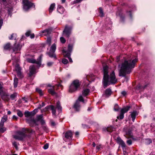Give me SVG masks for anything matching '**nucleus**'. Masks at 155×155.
I'll return each instance as SVG.
<instances>
[{"instance_id":"35","label":"nucleus","mask_w":155,"mask_h":155,"mask_svg":"<svg viewBox=\"0 0 155 155\" xmlns=\"http://www.w3.org/2000/svg\"><path fill=\"white\" fill-rule=\"evenodd\" d=\"M19 45H16V43H15L14 45V47L13 48V50L14 51L18 50L19 49Z\"/></svg>"},{"instance_id":"21","label":"nucleus","mask_w":155,"mask_h":155,"mask_svg":"<svg viewBox=\"0 0 155 155\" xmlns=\"http://www.w3.org/2000/svg\"><path fill=\"white\" fill-rule=\"evenodd\" d=\"M57 11L60 13L62 14L64 11V9L63 7L60 5H58L57 8Z\"/></svg>"},{"instance_id":"47","label":"nucleus","mask_w":155,"mask_h":155,"mask_svg":"<svg viewBox=\"0 0 155 155\" xmlns=\"http://www.w3.org/2000/svg\"><path fill=\"white\" fill-rule=\"evenodd\" d=\"M16 96V94L14 93L11 94L10 96V97L12 100H14Z\"/></svg>"},{"instance_id":"57","label":"nucleus","mask_w":155,"mask_h":155,"mask_svg":"<svg viewBox=\"0 0 155 155\" xmlns=\"http://www.w3.org/2000/svg\"><path fill=\"white\" fill-rule=\"evenodd\" d=\"M30 33L31 31H28L25 33V35L27 37H28L30 35Z\"/></svg>"},{"instance_id":"56","label":"nucleus","mask_w":155,"mask_h":155,"mask_svg":"<svg viewBox=\"0 0 155 155\" xmlns=\"http://www.w3.org/2000/svg\"><path fill=\"white\" fill-rule=\"evenodd\" d=\"M53 62H48L47 64V66L48 67H51L52 66V65L53 64Z\"/></svg>"},{"instance_id":"59","label":"nucleus","mask_w":155,"mask_h":155,"mask_svg":"<svg viewBox=\"0 0 155 155\" xmlns=\"http://www.w3.org/2000/svg\"><path fill=\"white\" fill-rule=\"evenodd\" d=\"M48 143L45 144L43 146V148L45 149H46L48 148Z\"/></svg>"},{"instance_id":"23","label":"nucleus","mask_w":155,"mask_h":155,"mask_svg":"<svg viewBox=\"0 0 155 155\" xmlns=\"http://www.w3.org/2000/svg\"><path fill=\"white\" fill-rule=\"evenodd\" d=\"M56 108L57 109L58 111L60 113L62 110V107L61 106L60 103L59 101H58L56 103Z\"/></svg>"},{"instance_id":"32","label":"nucleus","mask_w":155,"mask_h":155,"mask_svg":"<svg viewBox=\"0 0 155 155\" xmlns=\"http://www.w3.org/2000/svg\"><path fill=\"white\" fill-rule=\"evenodd\" d=\"M17 114L19 117H22L23 115L22 112L19 110H17Z\"/></svg>"},{"instance_id":"26","label":"nucleus","mask_w":155,"mask_h":155,"mask_svg":"<svg viewBox=\"0 0 155 155\" xmlns=\"http://www.w3.org/2000/svg\"><path fill=\"white\" fill-rule=\"evenodd\" d=\"M64 56L68 58L69 61L71 62H72L73 61L72 59L70 57L71 54L70 53H67L66 54H64Z\"/></svg>"},{"instance_id":"18","label":"nucleus","mask_w":155,"mask_h":155,"mask_svg":"<svg viewBox=\"0 0 155 155\" xmlns=\"http://www.w3.org/2000/svg\"><path fill=\"white\" fill-rule=\"evenodd\" d=\"M56 87L54 86H53L52 88H49L48 89V92L52 95H54L56 94V93L55 92V89Z\"/></svg>"},{"instance_id":"51","label":"nucleus","mask_w":155,"mask_h":155,"mask_svg":"<svg viewBox=\"0 0 155 155\" xmlns=\"http://www.w3.org/2000/svg\"><path fill=\"white\" fill-rule=\"evenodd\" d=\"M60 40L61 42L62 43H64L66 41V40L64 38L61 37L60 38Z\"/></svg>"},{"instance_id":"63","label":"nucleus","mask_w":155,"mask_h":155,"mask_svg":"<svg viewBox=\"0 0 155 155\" xmlns=\"http://www.w3.org/2000/svg\"><path fill=\"white\" fill-rule=\"evenodd\" d=\"M27 131L30 133H32L34 132V131L32 130H28Z\"/></svg>"},{"instance_id":"38","label":"nucleus","mask_w":155,"mask_h":155,"mask_svg":"<svg viewBox=\"0 0 155 155\" xmlns=\"http://www.w3.org/2000/svg\"><path fill=\"white\" fill-rule=\"evenodd\" d=\"M87 95V89H84L82 92V95L84 96H86Z\"/></svg>"},{"instance_id":"34","label":"nucleus","mask_w":155,"mask_h":155,"mask_svg":"<svg viewBox=\"0 0 155 155\" xmlns=\"http://www.w3.org/2000/svg\"><path fill=\"white\" fill-rule=\"evenodd\" d=\"M4 48L6 50H8L11 48L10 44L8 43L5 45L4 47Z\"/></svg>"},{"instance_id":"48","label":"nucleus","mask_w":155,"mask_h":155,"mask_svg":"<svg viewBox=\"0 0 155 155\" xmlns=\"http://www.w3.org/2000/svg\"><path fill=\"white\" fill-rule=\"evenodd\" d=\"M127 144L129 146L130 145L132 144V141L131 140H128L126 141Z\"/></svg>"},{"instance_id":"50","label":"nucleus","mask_w":155,"mask_h":155,"mask_svg":"<svg viewBox=\"0 0 155 155\" xmlns=\"http://www.w3.org/2000/svg\"><path fill=\"white\" fill-rule=\"evenodd\" d=\"M111 23H110L108 25H106V27H105V28L106 30H108L109 29H110V27L111 26Z\"/></svg>"},{"instance_id":"3","label":"nucleus","mask_w":155,"mask_h":155,"mask_svg":"<svg viewBox=\"0 0 155 155\" xmlns=\"http://www.w3.org/2000/svg\"><path fill=\"white\" fill-rule=\"evenodd\" d=\"M80 84L78 80H74L69 87V92L70 93H73L76 91L79 88Z\"/></svg>"},{"instance_id":"36","label":"nucleus","mask_w":155,"mask_h":155,"mask_svg":"<svg viewBox=\"0 0 155 155\" xmlns=\"http://www.w3.org/2000/svg\"><path fill=\"white\" fill-rule=\"evenodd\" d=\"M120 110L119 107L117 104H115L114 107V110L115 111H118Z\"/></svg>"},{"instance_id":"4","label":"nucleus","mask_w":155,"mask_h":155,"mask_svg":"<svg viewBox=\"0 0 155 155\" xmlns=\"http://www.w3.org/2000/svg\"><path fill=\"white\" fill-rule=\"evenodd\" d=\"M56 48V45L54 43L51 46L49 51L48 53V55L51 58H53L55 59H57L56 55L54 53Z\"/></svg>"},{"instance_id":"20","label":"nucleus","mask_w":155,"mask_h":155,"mask_svg":"<svg viewBox=\"0 0 155 155\" xmlns=\"http://www.w3.org/2000/svg\"><path fill=\"white\" fill-rule=\"evenodd\" d=\"M7 120V117L6 116H4L2 119L0 123V127H3L4 122Z\"/></svg>"},{"instance_id":"2","label":"nucleus","mask_w":155,"mask_h":155,"mask_svg":"<svg viewBox=\"0 0 155 155\" xmlns=\"http://www.w3.org/2000/svg\"><path fill=\"white\" fill-rule=\"evenodd\" d=\"M108 67L107 66L103 68L104 76L102 81L104 88L111 84H114L117 82L116 78L115 73L113 71L109 75L108 74Z\"/></svg>"},{"instance_id":"43","label":"nucleus","mask_w":155,"mask_h":155,"mask_svg":"<svg viewBox=\"0 0 155 155\" xmlns=\"http://www.w3.org/2000/svg\"><path fill=\"white\" fill-rule=\"evenodd\" d=\"M43 119V116L42 115H40L37 117V120L36 121H40Z\"/></svg>"},{"instance_id":"53","label":"nucleus","mask_w":155,"mask_h":155,"mask_svg":"<svg viewBox=\"0 0 155 155\" xmlns=\"http://www.w3.org/2000/svg\"><path fill=\"white\" fill-rule=\"evenodd\" d=\"M62 62L63 64H66L68 63V61L66 59H64L62 60Z\"/></svg>"},{"instance_id":"42","label":"nucleus","mask_w":155,"mask_h":155,"mask_svg":"<svg viewBox=\"0 0 155 155\" xmlns=\"http://www.w3.org/2000/svg\"><path fill=\"white\" fill-rule=\"evenodd\" d=\"M0 132L2 133H4L6 130V128L3 127H0Z\"/></svg>"},{"instance_id":"8","label":"nucleus","mask_w":155,"mask_h":155,"mask_svg":"<svg viewBox=\"0 0 155 155\" xmlns=\"http://www.w3.org/2000/svg\"><path fill=\"white\" fill-rule=\"evenodd\" d=\"M72 27L71 26H68L67 25L65 26V28L63 31V34L65 36L69 38L71 33Z\"/></svg>"},{"instance_id":"29","label":"nucleus","mask_w":155,"mask_h":155,"mask_svg":"<svg viewBox=\"0 0 155 155\" xmlns=\"http://www.w3.org/2000/svg\"><path fill=\"white\" fill-rule=\"evenodd\" d=\"M18 79L16 77H15L14 80V87L16 88L17 87Z\"/></svg>"},{"instance_id":"22","label":"nucleus","mask_w":155,"mask_h":155,"mask_svg":"<svg viewBox=\"0 0 155 155\" xmlns=\"http://www.w3.org/2000/svg\"><path fill=\"white\" fill-rule=\"evenodd\" d=\"M114 128L111 126L108 127L107 128H105L104 129V130L105 131L106 130L108 132H111L114 130Z\"/></svg>"},{"instance_id":"6","label":"nucleus","mask_w":155,"mask_h":155,"mask_svg":"<svg viewBox=\"0 0 155 155\" xmlns=\"http://www.w3.org/2000/svg\"><path fill=\"white\" fill-rule=\"evenodd\" d=\"M23 10L25 11H27L33 5V4L30 2L28 0H23L22 1Z\"/></svg>"},{"instance_id":"14","label":"nucleus","mask_w":155,"mask_h":155,"mask_svg":"<svg viewBox=\"0 0 155 155\" xmlns=\"http://www.w3.org/2000/svg\"><path fill=\"white\" fill-rule=\"evenodd\" d=\"M35 65L30 66L29 67V72L28 74L29 76L31 77L32 75L35 73Z\"/></svg>"},{"instance_id":"33","label":"nucleus","mask_w":155,"mask_h":155,"mask_svg":"<svg viewBox=\"0 0 155 155\" xmlns=\"http://www.w3.org/2000/svg\"><path fill=\"white\" fill-rule=\"evenodd\" d=\"M15 69L17 72L21 71V68L18 64H16L15 66Z\"/></svg>"},{"instance_id":"49","label":"nucleus","mask_w":155,"mask_h":155,"mask_svg":"<svg viewBox=\"0 0 155 155\" xmlns=\"http://www.w3.org/2000/svg\"><path fill=\"white\" fill-rule=\"evenodd\" d=\"M45 104L44 102H42L41 104H39L38 107V109H40L42 107L44 106H45Z\"/></svg>"},{"instance_id":"60","label":"nucleus","mask_w":155,"mask_h":155,"mask_svg":"<svg viewBox=\"0 0 155 155\" xmlns=\"http://www.w3.org/2000/svg\"><path fill=\"white\" fill-rule=\"evenodd\" d=\"M42 124V125H44L45 124V121L43 120V119L40 121Z\"/></svg>"},{"instance_id":"58","label":"nucleus","mask_w":155,"mask_h":155,"mask_svg":"<svg viewBox=\"0 0 155 155\" xmlns=\"http://www.w3.org/2000/svg\"><path fill=\"white\" fill-rule=\"evenodd\" d=\"M3 23V20L0 17V29L1 28V27L2 26Z\"/></svg>"},{"instance_id":"10","label":"nucleus","mask_w":155,"mask_h":155,"mask_svg":"<svg viewBox=\"0 0 155 155\" xmlns=\"http://www.w3.org/2000/svg\"><path fill=\"white\" fill-rule=\"evenodd\" d=\"M27 122L29 124L30 126L33 127L38 124L37 123V121L34 118H30L26 119Z\"/></svg>"},{"instance_id":"64","label":"nucleus","mask_w":155,"mask_h":155,"mask_svg":"<svg viewBox=\"0 0 155 155\" xmlns=\"http://www.w3.org/2000/svg\"><path fill=\"white\" fill-rule=\"evenodd\" d=\"M43 128L44 130H45L46 131L47 130V128L45 126V125H43Z\"/></svg>"},{"instance_id":"37","label":"nucleus","mask_w":155,"mask_h":155,"mask_svg":"<svg viewBox=\"0 0 155 155\" xmlns=\"http://www.w3.org/2000/svg\"><path fill=\"white\" fill-rule=\"evenodd\" d=\"M36 91L41 96L43 95V93L42 92V90L41 89L38 88H37L36 89Z\"/></svg>"},{"instance_id":"1","label":"nucleus","mask_w":155,"mask_h":155,"mask_svg":"<svg viewBox=\"0 0 155 155\" xmlns=\"http://www.w3.org/2000/svg\"><path fill=\"white\" fill-rule=\"evenodd\" d=\"M137 58H135L132 61L131 60H125L122 64L119 71V76L127 78L126 74H129L131 72V69L134 68L135 64L137 61Z\"/></svg>"},{"instance_id":"27","label":"nucleus","mask_w":155,"mask_h":155,"mask_svg":"<svg viewBox=\"0 0 155 155\" xmlns=\"http://www.w3.org/2000/svg\"><path fill=\"white\" fill-rule=\"evenodd\" d=\"M50 108L51 109V110L52 111V114L54 115H55L56 110L55 108L52 105H50Z\"/></svg>"},{"instance_id":"11","label":"nucleus","mask_w":155,"mask_h":155,"mask_svg":"<svg viewBox=\"0 0 155 155\" xmlns=\"http://www.w3.org/2000/svg\"><path fill=\"white\" fill-rule=\"evenodd\" d=\"M37 110H34L31 112H29L27 110L25 111L24 113V115L25 117H31L34 116L36 113Z\"/></svg>"},{"instance_id":"61","label":"nucleus","mask_w":155,"mask_h":155,"mask_svg":"<svg viewBox=\"0 0 155 155\" xmlns=\"http://www.w3.org/2000/svg\"><path fill=\"white\" fill-rule=\"evenodd\" d=\"M50 108V106H47L46 107L45 109H44V111H46L47 110H48Z\"/></svg>"},{"instance_id":"25","label":"nucleus","mask_w":155,"mask_h":155,"mask_svg":"<svg viewBox=\"0 0 155 155\" xmlns=\"http://www.w3.org/2000/svg\"><path fill=\"white\" fill-rule=\"evenodd\" d=\"M147 86V85H145L143 86L140 85V84L138 85L137 86V89L138 90L144 89Z\"/></svg>"},{"instance_id":"41","label":"nucleus","mask_w":155,"mask_h":155,"mask_svg":"<svg viewBox=\"0 0 155 155\" xmlns=\"http://www.w3.org/2000/svg\"><path fill=\"white\" fill-rule=\"evenodd\" d=\"M126 134L129 136H131L132 134V130L131 129H129L126 131Z\"/></svg>"},{"instance_id":"44","label":"nucleus","mask_w":155,"mask_h":155,"mask_svg":"<svg viewBox=\"0 0 155 155\" xmlns=\"http://www.w3.org/2000/svg\"><path fill=\"white\" fill-rule=\"evenodd\" d=\"M47 42L48 44L50 45L51 44V38L50 37H48L47 40Z\"/></svg>"},{"instance_id":"13","label":"nucleus","mask_w":155,"mask_h":155,"mask_svg":"<svg viewBox=\"0 0 155 155\" xmlns=\"http://www.w3.org/2000/svg\"><path fill=\"white\" fill-rule=\"evenodd\" d=\"M112 91L111 89L108 88L105 91L104 93L103 94V96L106 98L109 97L111 94Z\"/></svg>"},{"instance_id":"30","label":"nucleus","mask_w":155,"mask_h":155,"mask_svg":"<svg viewBox=\"0 0 155 155\" xmlns=\"http://www.w3.org/2000/svg\"><path fill=\"white\" fill-rule=\"evenodd\" d=\"M99 13L100 14V16L101 17H102L104 16V14L103 11V9L101 7H100L99 8Z\"/></svg>"},{"instance_id":"15","label":"nucleus","mask_w":155,"mask_h":155,"mask_svg":"<svg viewBox=\"0 0 155 155\" xmlns=\"http://www.w3.org/2000/svg\"><path fill=\"white\" fill-rule=\"evenodd\" d=\"M138 115V113L136 110H134L132 112H131L130 116L132 118V121L134 122L136 116Z\"/></svg>"},{"instance_id":"5","label":"nucleus","mask_w":155,"mask_h":155,"mask_svg":"<svg viewBox=\"0 0 155 155\" xmlns=\"http://www.w3.org/2000/svg\"><path fill=\"white\" fill-rule=\"evenodd\" d=\"M80 102H84V100L82 95L79 96L77 100L76 101L74 105V108L76 111H79L80 110L81 105Z\"/></svg>"},{"instance_id":"54","label":"nucleus","mask_w":155,"mask_h":155,"mask_svg":"<svg viewBox=\"0 0 155 155\" xmlns=\"http://www.w3.org/2000/svg\"><path fill=\"white\" fill-rule=\"evenodd\" d=\"M124 20H125L124 16L122 15H120V20L122 22H124Z\"/></svg>"},{"instance_id":"28","label":"nucleus","mask_w":155,"mask_h":155,"mask_svg":"<svg viewBox=\"0 0 155 155\" xmlns=\"http://www.w3.org/2000/svg\"><path fill=\"white\" fill-rule=\"evenodd\" d=\"M152 143V140L150 138H147L145 139V143L147 145L150 144Z\"/></svg>"},{"instance_id":"17","label":"nucleus","mask_w":155,"mask_h":155,"mask_svg":"<svg viewBox=\"0 0 155 155\" xmlns=\"http://www.w3.org/2000/svg\"><path fill=\"white\" fill-rule=\"evenodd\" d=\"M130 108V106H127L125 107H124L121 109L120 112L123 113V114H124L129 110Z\"/></svg>"},{"instance_id":"40","label":"nucleus","mask_w":155,"mask_h":155,"mask_svg":"<svg viewBox=\"0 0 155 155\" xmlns=\"http://www.w3.org/2000/svg\"><path fill=\"white\" fill-rule=\"evenodd\" d=\"M17 37V35L16 34H12L11 36V37L9 38L10 39H14L15 40Z\"/></svg>"},{"instance_id":"12","label":"nucleus","mask_w":155,"mask_h":155,"mask_svg":"<svg viewBox=\"0 0 155 155\" xmlns=\"http://www.w3.org/2000/svg\"><path fill=\"white\" fill-rule=\"evenodd\" d=\"M117 143L120 145L123 150L125 148L126 145L124 142L122 140L120 137H118L117 138Z\"/></svg>"},{"instance_id":"62","label":"nucleus","mask_w":155,"mask_h":155,"mask_svg":"<svg viewBox=\"0 0 155 155\" xmlns=\"http://www.w3.org/2000/svg\"><path fill=\"white\" fill-rule=\"evenodd\" d=\"M18 117L15 115H14L12 117V118L14 119L17 120L18 119Z\"/></svg>"},{"instance_id":"31","label":"nucleus","mask_w":155,"mask_h":155,"mask_svg":"<svg viewBox=\"0 0 155 155\" xmlns=\"http://www.w3.org/2000/svg\"><path fill=\"white\" fill-rule=\"evenodd\" d=\"M55 5L54 3L52 4L49 8V12L50 13L52 12L54 8Z\"/></svg>"},{"instance_id":"7","label":"nucleus","mask_w":155,"mask_h":155,"mask_svg":"<svg viewBox=\"0 0 155 155\" xmlns=\"http://www.w3.org/2000/svg\"><path fill=\"white\" fill-rule=\"evenodd\" d=\"M41 55L37 59V61L33 58H27L26 60L28 62L36 64L40 67L41 64Z\"/></svg>"},{"instance_id":"39","label":"nucleus","mask_w":155,"mask_h":155,"mask_svg":"<svg viewBox=\"0 0 155 155\" xmlns=\"http://www.w3.org/2000/svg\"><path fill=\"white\" fill-rule=\"evenodd\" d=\"M124 114H123V113H122L120 112L119 117H118V116L117 117V118L118 119H120V120H122L124 118Z\"/></svg>"},{"instance_id":"46","label":"nucleus","mask_w":155,"mask_h":155,"mask_svg":"<svg viewBox=\"0 0 155 155\" xmlns=\"http://www.w3.org/2000/svg\"><path fill=\"white\" fill-rule=\"evenodd\" d=\"M17 76L20 78H22L23 77V76L21 71L17 72Z\"/></svg>"},{"instance_id":"52","label":"nucleus","mask_w":155,"mask_h":155,"mask_svg":"<svg viewBox=\"0 0 155 155\" xmlns=\"http://www.w3.org/2000/svg\"><path fill=\"white\" fill-rule=\"evenodd\" d=\"M12 11V8H8V12L9 15H11Z\"/></svg>"},{"instance_id":"45","label":"nucleus","mask_w":155,"mask_h":155,"mask_svg":"<svg viewBox=\"0 0 155 155\" xmlns=\"http://www.w3.org/2000/svg\"><path fill=\"white\" fill-rule=\"evenodd\" d=\"M12 143L13 146L16 149V150L18 149L17 146V143L15 141H13Z\"/></svg>"},{"instance_id":"19","label":"nucleus","mask_w":155,"mask_h":155,"mask_svg":"<svg viewBox=\"0 0 155 155\" xmlns=\"http://www.w3.org/2000/svg\"><path fill=\"white\" fill-rule=\"evenodd\" d=\"M73 48V45H69L68 47V49L67 51H66L64 50H63V52L64 53H65V54H66L67 53H70L71 52Z\"/></svg>"},{"instance_id":"24","label":"nucleus","mask_w":155,"mask_h":155,"mask_svg":"<svg viewBox=\"0 0 155 155\" xmlns=\"http://www.w3.org/2000/svg\"><path fill=\"white\" fill-rule=\"evenodd\" d=\"M51 31L50 29H48L42 31V33L45 34L44 35H46L50 34L51 33Z\"/></svg>"},{"instance_id":"9","label":"nucleus","mask_w":155,"mask_h":155,"mask_svg":"<svg viewBox=\"0 0 155 155\" xmlns=\"http://www.w3.org/2000/svg\"><path fill=\"white\" fill-rule=\"evenodd\" d=\"M17 133V135L13 136V137L16 140H21L26 136L25 133L24 132L18 131Z\"/></svg>"},{"instance_id":"16","label":"nucleus","mask_w":155,"mask_h":155,"mask_svg":"<svg viewBox=\"0 0 155 155\" xmlns=\"http://www.w3.org/2000/svg\"><path fill=\"white\" fill-rule=\"evenodd\" d=\"M72 137V133L70 130L67 131L65 134V137L67 139H71Z\"/></svg>"},{"instance_id":"55","label":"nucleus","mask_w":155,"mask_h":155,"mask_svg":"<svg viewBox=\"0 0 155 155\" xmlns=\"http://www.w3.org/2000/svg\"><path fill=\"white\" fill-rule=\"evenodd\" d=\"M121 94L124 97H126L127 94V92L125 91H123L121 92Z\"/></svg>"}]
</instances>
